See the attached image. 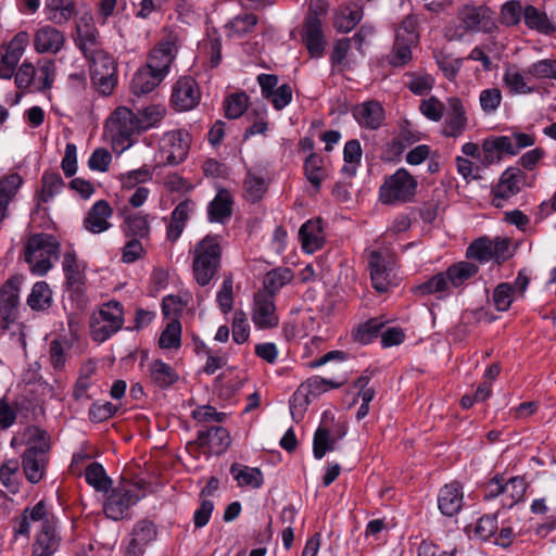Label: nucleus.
<instances>
[{"label": "nucleus", "mask_w": 556, "mask_h": 556, "mask_svg": "<svg viewBox=\"0 0 556 556\" xmlns=\"http://www.w3.org/2000/svg\"><path fill=\"white\" fill-rule=\"evenodd\" d=\"M18 277L9 278L0 289V317L7 326L16 319L20 304Z\"/></svg>", "instance_id": "dca6fc26"}, {"label": "nucleus", "mask_w": 556, "mask_h": 556, "mask_svg": "<svg viewBox=\"0 0 556 556\" xmlns=\"http://www.w3.org/2000/svg\"><path fill=\"white\" fill-rule=\"evenodd\" d=\"M230 473L239 486L261 488L264 482L263 473L258 468H251L241 464H232Z\"/></svg>", "instance_id": "f704fd0d"}, {"label": "nucleus", "mask_w": 556, "mask_h": 556, "mask_svg": "<svg viewBox=\"0 0 556 556\" xmlns=\"http://www.w3.org/2000/svg\"><path fill=\"white\" fill-rule=\"evenodd\" d=\"M86 59L90 65V74L117 73L114 58L104 51V49Z\"/></svg>", "instance_id": "49530a36"}, {"label": "nucleus", "mask_w": 556, "mask_h": 556, "mask_svg": "<svg viewBox=\"0 0 556 556\" xmlns=\"http://www.w3.org/2000/svg\"><path fill=\"white\" fill-rule=\"evenodd\" d=\"M123 223L122 232L127 238L148 239L151 232L150 215L141 212H131L127 207L121 212Z\"/></svg>", "instance_id": "6ab92c4d"}, {"label": "nucleus", "mask_w": 556, "mask_h": 556, "mask_svg": "<svg viewBox=\"0 0 556 556\" xmlns=\"http://www.w3.org/2000/svg\"><path fill=\"white\" fill-rule=\"evenodd\" d=\"M258 18L253 13H243L235 16L228 26L239 36H244L253 31L257 25Z\"/></svg>", "instance_id": "e2e57ef3"}, {"label": "nucleus", "mask_w": 556, "mask_h": 556, "mask_svg": "<svg viewBox=\"0 0 556 556\" xmlns=\"http://www.w3.org/2000/svg\"><path fill=\"white\" fill-rule=\"evenodd\" d=\"M292 271L286 267H279L268 271L264 278V289L258 292H268L275 299L279 290L292 279Z\"/></svg>", "instance_id": "58836bf2"}, {"label": "nucleus", "mask_w": 556, "mask_h": 556, "mask_svg": "<svg viewBox=\"0 0 556 556\" xmlns=\"http://www.w3.org/2000/svg\"><path fill=\"white\" fill-rule=\"evenodd\" d=\"M201 100L198 83L191 76H182L174 84L170 94L172 106L179 112L194 109Z\"/></svg>", "instance_id": "9b49d317"}, {"label": "nucleus", "mask_w": 556, "mask_h": 556, "mask_svg": "<svg viewBox=\"0 0 556 556\" xmlns=\"http://www.w3.org/2000/svg\"><path fill=\"white\" fill-rule=\"evenodd\" d=\"M178 53L177 37L167 34L150 50L146 65L166 77Z\"/></svg>", "instance_id": "0eeeda50"}, {"label": "nucleus", "mask_w": 556, "mask_h": 556, "mask_svg": "<svg viewBox=\"0 0 556 556\" xmlns=\"http://www.w3.org/2000/svg\"><path fill=\"white\" fill-rule=\"evenodd\" d=\"M527 73L535 78L556 79V61L548 59L540 60L531 64Z\"/></svg>", "instance_id": "774afa93"}, {"label": "nucleus", "mask_w": 556, "mask_h": 556, "mask_svg": "<svg viewBox=\"0 0 556 556\" xmlns=\"http://www.w3.org/2000/svg\"><path fill=\"white\" fill-rule=\"evenodd\" d=\"M28 43V34L25 31H20L14 36V38L8 45L5 53L2 55L3 63L17 65L23 53L25 47Z\"/></svg>", "instance_id": "a18cd8bd"}, {"label": "nucleus", "mask_w": 556, "mask_h": 556, "mask_svg": "<svg viewBox=\"0 0 556 556\" xmlns=\"http://www.w3.org/2000/svg\"><path fill=\"white\" fill-rule=\"evenodd\" d=\"M232 340L237 344H242L249 340L250 325L243 311H236L232 318Z\"/></svg>", "instance_id": "13d9d810"}, {"label": "nucleus", "mask_w": 556, "mask_h": 556, "mask_svg": "<svg viewBox=\"0 0 556 556\" xmlns=\"http://www.w3.org/2000/svg\"><path fill=\"white\" fill-rule=\"evenodd\" d=\"M230 441L229 432L219 426L200 430L197 435V443L214 454L224 453L230 445Z\"/></svg>", "instance_id": "5701e85b"}, {"label": "nucleus", "mask_w": 556, "mask_h": 556, "mask_svg": "<svg viewBox=\"0 0 556 556\" xmlns=\"http://www.w3.org/2000/svg\"><path fill=\"white\" fill-rule=\"evenodd\" d=\"M30 439L34 445L24 452L22 465L27 480L30 483H38L43 477L48 462L49 437L45 430L36 428Z\"/></svg>", "instance_id": "7ed1b4c3"}, {"label": "nucleus", "mask_w": 556, "mask_h": 556, "mask_svg": "<svg viewBox=\"0 0 556 556\" xmlns=\"http://www.w3.org/2000/svg\"><path fill=\"white\" fill-rule=\"evenodd\" d=\"M64 186V180L59 173L45 172L41 176V189L37 193V206L39 207L42 202H49Z\"/></svg>", "instance_id": "c9c22d12"}, {"label": "nucleus", "mask_w": 556, "mask_h": 556, "mask_svg": "<svg viewBox=\"0 0 556 556\" xmlns=\"http://www.w3.org/2000/svg\"><path fill=\"white\" fill-rule=\"evenodd\" d=\"M243 186L245 191V198L253 203L261 200L267 190V185L264 178L251 172L248 173Z\"/></svg>", "instance_id": "5fc2aeb1"}, {"label": "nucleus", "mask_w": 556, "mask_h": 556, "mask_svg": "<svg viewBox=\"0 0 556 556\" xmlns=\"http://www.w3.org/2000/svg\"><path fill=\"white\" fill-rule=\"evenodd\" d=\"M105 127L112 140L123 146V149L130 147L132 136L141 132L138 125V115L125 106H118L114 110Z\"/></svg>", "instance_id": "423d86ee"}, {"label": "nucleus", "mask_w": 556, "mask_h": 556, "mask_svg": "<svg viewBox=\"0 0 556 556\" xmlns=\"http://www.w3.org/2000/svg\"><path fill=\"white\" fill-rule=\"evenodd\" d=\"M363 16L364 10L358 3H342L333 12V27L338 33L346 34L355 28Z\"/></svg>", "instance_id": "aec40b11"}, {"label": "nucleus", "mask_w": 556, "mask_h": 556, "mask_svg": "<svg viewBox=\"0 0 556 556\" xmlns=\"http://www.w3.org/2000/svg\"><path fill=\"white\" fill-rule=\"evenodd\" d=\"M526 482L521 477H511L503 483V505L513 507L523 498L526 493Z\"/></svg>", "instance_id": "79ce46f5"}, {"label": "nucleus", "mask_w": 556, "mask_h": 556, "mask_svg": "<svg viewBox=\"0 0 556 556\" xmlns=\"http://www.w3.org/2000/svg\"><path fill=\"white\" fill-rule=\"evenodd\" d=\"M478 270L479 267L476 264H472L470 262H459L457 264L450 266L446 269L445 274L448 283H451L455 288H458L465 281L472 278L478 273Z\"/></svg>", "instance_id": "a19ab883"}, {"label": "nucleus", "mask_w": 556, "mask_h": 556, "mask_svg": "<svg viewBox=\"0 0 556 556\" xmlns=\"http://www.w3.org/2000/svg\"><path fill=\"white\" fill-rule=\"evenodd\" d=\"M525 178L520 168L509 167L500 177L498 184L492 189V204L496 208L504 205V201L514 197L520 191L519 184Z\"/></svg>", "instance_id": "4468645a"}, {"label": "nucleus", "mask_w": 556, "mask_h": 556, "mask_svg": "<svg viewBox=\"0 0 556 556\" xmlns=\"http://www.w3.org/2000/svg\"><path fill=\"white\" fill-rule=\"evenodd\" d=\"M497 530V519L493 515L480 517L473 527V536L486 541L495 534Z\"/></svg>", "instance_id": "680f3d73"}, {"label": "nucleus", "mask_w": 556, "mask_h": 556, "mask_svg": "<svg viewBox=\"0 0 556 556\" xmlns=\"http://www.w3.org/2000/svg\"><path fill=\"white\" fill-rule=\"evenodd\" d=\"M58 546L54 527L50 520H45L33 544L31 556H52Z\"/></svg>", "instance_id": "c85d7f7f"}, {"label": "nucleus", "mask_w": 556, "mask_h": 556, "mask_svg": "<svg viewBox=\"0 0 556 556\" xmlns=\"http://www.w3.org/2000/svg\"><path fill=\"white\" fill-rule=\"evenodd\" d=\"M165 78L144 65L131 79L130 88L134 94L141 96L152 92Z\"/></svg>", "instance_id": "c756f323"}, {"label": "nucleus", "mask_w": 556, "mask_h": 556, "mask_svg": "<svg viewBox=\"0 0 556 556\" xmlns=\"http://www.w3.org/2000/svg\"><path fill=\"white\" fill-rule=\"evenodd\" d=\"M156 527L152 521L147 519L139 520L131 531V536H135L147 546L156 539Z\"/></svg>", "instance_id": "338daca9"}, {"label": "nucleus", "mask_w": 556, "mask_h": 556, "mask_svg": "<svg viewBox=\"0 0 556 556\" xmlns=\"http://www.w3.org/2000/svg\"><path fill=\"white\" fill-rule=\"evenodd\" d=\"M466 254L480 262H488L497 254V245H493L486 238H479L468 247Z\"/></svg>", "instance_id": "c03bdc74"}, {"label": "nucleus", "mask_w": 556, "mask_h": 556, "mask_svg": "<svg viewBox=\"0 0 556 556\" xmlns=\"http://www.w3.org/2000/svg\"><path fill=\"white\" fill-rule=\"evenodd\" d=\"M28 306L36 312L46 311L52 305V291L46 281H37L27 298Z\"/></svg>", "instance_id": "e433bc0d"}, {"label": "nucleus", "mask_w": 556, "mask_h": 556, "mask_svg": "<svg viewBox=\"0 0 556 556\" xmlns=\"http://www.w3.org/2000/svg\"><path fill=\"white\" fill-rule=\"evenodd\" d=\"M18 468L20 464L17 459H9L0 466V481L3 486H5L7 490L12 494H16L20 489V484L16 478Z\"/></svg>", "instance_id": "8fccbe9b"}, {"label": "nucleus", "mask_w": 556, "mask_h": 556, "mask_svg": "<svg viewBox=\"0 0 556 556\" xmlns=\"http://www.w3.org/2000/svg\"><path fill=\"white\" fill-rule=\"evenodd\" d=\"M76 33L75 43L85 58L103 50L99 30L91 17H81L76 25Z\"/></svg>", "instance_id": "f3484780"}, {"label": "nucleus", "mask_w": 556, "mask_h": 556, "mask_svg": "<svg viewBox=\"0 0 556 556\" xmlns=\"http://www.w3.org/2000/svg\"><path fill=\"white\" fill-rule=\"evenodd\" d=\"M112 214L113 210L105 200L97 201L84 219L85 229L94 235L106 231L111 227L109 218Z\"/></svg>", "instance_id": "4be33fe9"}, {"label": "nucleus", "mask_w": 556, "mask_h": 556, "mask_svg": "<svg viewBox=\"0 0 556 556\" xmlns=\"http://www.w3.org/2000/svg\"><path fill=\"white\" fill-rule=\"evenodd\" d=\"M248 96L244 92H236L228 96L225 100V114L228 118L240 117L248 109Z\"/></svg>", "instance_id": "6e6d98bb"}, {"label": "nucleus", "mask_w": 556, "mask_h": 556, "mask_svg": "<svg viewBox=\"0 0 556 556\" xmlns=\"http://www.w3.org/2000/svg\"><path fill=\"white\" fill-rule=\"evenodd\" d=\"M70 344L66 340L53 339L49 344L50 363L54 370L61 371L66 364Z\"/></svg>", "instance_id": "864d4df0"}, {"label": "nucleus", "mask_w": 556, "mask_h": 556, "mask_svg": "<svg viewBox=\"0 0 556 556\" xmlns=\"http://www.w3.org/2000/svg\"><path fill=\"white\" fill-rule=\"evenodd\" d=\"M302 40L305 45L311 58L318 59L325 52V35L323 24L315 11L304 22Z\"/></svg>", "instance_id": "2eb2a0df"}, {"label": "nucleus", "mask_w": 556, "mask_h": 556, "mask_svg": "<svg viewBox=\"0 0 556 556\" xmlns=\"http://www.w3.org/2000/svg\"><path fill=\"white\" fill-rule=\"evenodd\" d=\"M194 206L195 204L191 199H186L173 210L169 224L166 227V239L168 241L176 242L179 239Z\"/></svg>", "instance_id": "b1692460"}, {"label": "nucleus", "mask_w": 556, "mask_h": 556, "mask_svg": "<svg viewBox=\"0 0 556 556\" xmlns=\"http://www.w3.org/2000/svg\"><path fill=\"white\" fill-rule=\"evenodd\" d=\"M362 154L363 150L359 140L351 139L345 143L343 149L344 165L342 167L344 175L348 177H354L356 175Z\"/></svg>", "instance_id": "4c0bfd02"}, {"label": "nucleus", "mask_w": 556, "mask_h": 556, "mask_svg": "<svg viewBox=\"0 0 556 556\" xmlns=\"http://www.w3.org/2000/svg\"><path fill=\"white\" fill-rule=\"evenodd\" d=\"M231 205L230 195L226 191L218 192L207 206L210 220L224 224L231 216Z\"/></svg>", "instance_id": "473e14b6"}, {"label": "nucleus", "mask_w": 556, "mask_h": 556, "mask_svg": "<svg viewBox=\"0 0 556 556\" xmlns=\"http://www.w3.org/2000/svg\"><path fill=\"white\" fill-rule=\"evenodd\" d=\"M523 20L529 28L540 33L548 34L554 29L547 15L530 4L523 9Z\"/></svg>", "instance_id": "37998d69"}, {"label": "nucleus", "mask_w": 556, "mask_h": 556, "mask_svg": "<svg viewBox=\"0 0 556 556\" xmlns=\"http://www.w3.org/2000/svg\"><path fill=\"white\" fill-rule=\"evenodd\" d=\"M513 286L507 282L500 283L493 291V303L500 312L507 311L513 303Z\"/></svg>", "instance_id": "69168bd1"}, {"label": "nucleus", "mask_w": 556, "mask_h": 556, "mask_svg": "<svg viewBox=\"0 0 556 556\" xmlns=\"http://www.w3.org/2000/svg\"><path fill=\"white\" fill-rule=\"evenodd\" d=\"M149 371L151 380L162 389L170 387L179 378L176 370L161 359L153 361L149 366Z\"/></svg>", "instance_id": "72a5a7b5"}, {"label": "nucleus", "mask_w": 556, "mask_h": 556, "mask_svg": "<svg viewBox=\"0 0 556 556\" xmlns=\"http://www.w3.org/2000/svg\"><path fill=\"white\" fill-rule=\"evenodd\" d=\"M85 479L98 492H108L112 485V479L106 475L103 466L97 462L86 467Z\"/></svg>", "instance_id": "ea45409f"}, {"label": "nucleus", "mask_w": 556, "mask_h": 556, "mask_svg": "<svg viewBox=\"0 0 556 556\" xmlns=\"http://www.w3.org/2000/svg\"><path fill=\"white\" fill-rule=\"evenodd\" d=\"M188 132L177 129L168 131L163 137L161 154L166 165H178L185 161L189 151Z\"/></svg>", "instance_id": "ddd939ff"}, {"label": "nucleus", "mask_w": 556, "mask_h": 556, "mask_svg": "<svg viewBox=\"0 0 556 556\" xmlns=\"http://www.w3.org/2000/svg\"><path fill=\"white\" fill-rule=\"evenodd\" d=\"M458 18V29L462 30L459 36L467 31L492 33L496 28L492 11L484 5H465L459 10Z\"/></svg>", "instance_id": "1a4fd4ad"}, {"label": "nucleus", "mask_w": 556, "mask_h": 556, "mask_svg": "<svg viewBox=\"0 0 556 556\" xmlns=\"http://www.w3.org/2000/svg\"><path fill=\"white\" fill-rule=\"evenodd\" d=\"M368 266L372 287L376 291L383 293L393 286L394 261L392 256L380 251H372L369 255Z\"/></svg>", "instance_id": "9d476101"}, {"label": "nucleus", "mask_w": 556, "mask_h": 556, "mask_svg": "<svg viewBox=\"0 0 556 556\" xmlns=\"http://www.w3.org/2000/svg\"><path fill=\"white\" fill-rule=\"evenodd\" d=\"M447 118L443 135L445 137L458 138L467 128L468 119L460 99L452 97L447 99Z\"/></svg>", "instance_id": "412c9836"}, {"label": "nucleus", "mask_w": 556, "mask_h": 556, "mask_svg": "<svg viewBox=\"0 0 556 556\" xmlns=\"http://www.w3.org/2000/svg\"><path fill=\"white\" fill-rule=\"evenodd\" d=\"M141 496L134 489L126 484H119L113 488L108 495L103 511L105 516L115 521L127 517L129 508L140 501Z\"/></svg>", "instance_id": "6e6552de"}, {"label": "nucleus", "mask_w": 556, "mask_h": 556, "mask_svg": "<svg viewBox=\"0 0 556 556\" xmlns=\"http://www.w3.org/2000/svg\"><path fill=\"white\" fill-rule=\"evenodd\" d=\"M23 252L31 274L45 276L59 260L61 244L53 235L39 232L28 237Z\"/></svg>", "instance_id": "f257e3e1"}, {"label": "nucleus", "mask_w": 556, "mask_h": 556, "mask_svg": "<svg viewBox=\"0 0 556 556\" xmlns=\"http://www.w3.org/2000/svg\"><path fill=\"white\" fill-rule=\"evenodd\" d=\"M304 170L307 180L318 191L323 180V157L314 152L309 153L304 162Z\"/></svg>", "instance_id": "09e8293b"}, {"label": "nucleus", "mask_w": 556, "mask_h": 556, "mask_svg": "<svg viewBox=\"0 0 556 556\" xmlns=\"http://www.w3.org/2000/svg\"><path fill=\"white\" fill-rule=\"evenodd\" d=\"M166 110L161 105H151L146 108L140 115H138V125L140 131H146L155 127L165 116Z\"/></svg>", "instance_id": "4d7b16f0"}, {"label": "nucleus", "mask_w": 556, "mask_h": 556, "mask_svg": "<svg viewBox=\"0 0 556 556\" xmlns=\"http://www.w3.org/2000/svg\"><path fill=\"white\" fill-rule=\"evenodd\" d=\"M222 251L220 237L217 235H206L194 244L192 270L200 286H207L218 273Z\"/></svg>", "instance_id": "f03ea898"}, {"label": "nucleus", "mask_w": 556, "mask_h": 556, "mask_svg": "<svg viewBox=\"0 0 556 556\" xmlns=\"http://www.w3.org/2000/svg\"><path fill=\"white\" fill-rule=\"evenodd\" d=\"M463 489L458 482L445 484L438 494V506L440 511L448 517L459 513L463 506Z\"/></svg>", "instance_id": "393cba45"}, {"label": "nucleus", "mask_w": 556, "mask_h": 556, "mask_svg": "<svg viewBox=\"0 0 556 556\" xmlns=\"http://www.w3.org/2000/svg\"><path fill=\"white\" fill-rule=\"evenodd\" d=\"M336 440L331 439L330 431L319 426L314 434L313 453L316 459H321L327 452L334 450Z\"/></svg>", "instance_id": "de8ad7c7"}, {"label": "nucleus", "mask_w": 556, "mask_h": 556, "mask_svg": "<svg viewBox=\"0 0 556 556\" xmlns=\"http://www.w3.org/2000/svg\"><path fill=\"white\" fill-rule=\"evenodd\" d=\"M93 87L102 96H110L117 85V73L90 74Z\"/></svg>", "instance_id": "0e129e2a"}, {"label": "nucleus", "mask_w": 556, "mask_h": 556, "mask_svg": "<svg viewBox=\"0 0 556 556\" xmlns=\"http://www.w3.org/2000/svg\"><path fill=\"white\" fill-rule=\"evenodd\" d=\"M415 42L403 40L402 35L395 36V42L392 52L389 55V63L396 67L407 64L412 60L410 47Z\"/></svg>", "instance_id": "3c124183"}, {"label": "nucleus", "mask_w": 556, "mask_h": 556, "mask_svg": "<svg viewBox=\"0 0 556 556\" xmlns=\"http://www.w3.org/2000/svg\"><path fill=\"white\" fill-rule=\"evenodd\" d=\"M417 180L405 168H399L384 179L379 189V198L384 204L406 203L413 200Z\"/></svg>", "instance_id": "20e7f679"}, {"label": "nucleus", "mask_w": 556, "mask_h": 556, "mask_svg": "<svg viewBox=\"0 0 556 556\" xmlns=\"http://www.w3.org/2000/svg\"><path fill=\"white\" fill-rule=\"evenodd\" d=\"M65 38L64 35L52 26L40 27L34 38V47L39 53H58L63 45Z\"/></svg>", "instance_id": "cd10ccee"}, {"label": "nucleus", "mask_w": 556, "mask_h": 556, "mask_svg": "<svg viewBox=\"0 0 556 556\" xmlns=\"http://www.w3.org/2000/svg\"><path fill=\"white\" fill-rule=\"evenodd\" d=\"M352 113L356 122L368 129H378L384 119V110L377 101L357 104Z\"/></svg>", "instance_id": "bb28decb"}, {"label": "nucleus", "mask_w": 556, "mask_h": 556, "mask_svg": "<svg viewBox=\"0 0 556 556\" xmlns=\"http://www.w3.org/2000/svg\"><path fill=\"white\" fill-rule=\"evenodd\" d=\"M420 113L432 122H440L444 115V104L434 96L420 101Z\"/></svg>", "instance_id": "bf43d9fd"}, {"label": "nucleus", "mask_w": 556, "mask_h": 556, "mask_svg": "<svg viewBox=\"0 0 556 556\" xmlns=\"http://www.w3.org/2000/svg\"><path fill=\"white\" fill-rule=\"evenodd\" d=\"M124 325L123 306L117 301H110L102 305L98 314L90 319L91 337L94 341L104 342Z\"/></svg>", "instance_id": "39448f33"}, {"label": "nucleus", "mask_w": 556, "mask_h": 556, "mask_svg": "<svg viewBox=\"0 0 556 556\" xmlns=\"http://www.w3.org/2000/svg\"><path fill=\"white\" fill-rule=\"evenodd\" d=\"M66 279V286L71 290L79 293L84 286L85 275L79 268L77 255L74 251H66L62 263Z\"/></svg>", "instance_id": "7c9ffc66"}, {"label": "nucleus", "mask_w": 556, "mask_h": 556, "mask_svg": "<svg viewBox=\"0 0 556 556\" xmlns=\"http://www.w3.org/2000/svg\"><path fill=\"white\" fill-rule=\"evenodd\" d=\"M299 236L302 241V248L307 253H314L321 249L325 243L324 222L321 218H313L304 223Z\"/></svg>", "instance_id": "a878e982"}, {"label": "nucleus", "mask_w": 556, "mask_h": 556, "mask_svg": "<svg viewBox=\"0 0 556 556\" xmlns=\"http://www.w3.org/2000/svg\"><path fill=\"white\" fill-rule=\"evenodd\" d=\"M251 319L261 330L278 327L279 316L276 311L275 299L268 292H256L253 300Z\"/></svg>", "instance_id": "f8f14e48"}, {"label": "nucleus", "mask_w": 556, "mask_h": 556, "mask_svg": "<svg viewBox=\"0 0 556 556\" xmlns=\"http://www.w3.org/2000/svg\"><path fill=\"white\" fill-rule=\"evenodd\" d=\"M45 11L55 24L66 23L75 14L74 0H46Z\"/></svg>", "instance_id": "2f4dec72"}, {"label": "nucleus", "mask_w": 556, "mask_h": 556, "mask_svg": "<svg viewBox=\"0 0 556 556\" xmlns=\"http://www.w3.org/2000/svg\"><path fill=\"white\" fill-rule=\"evenodd\" d=\"M181 325L178 320L169 321L162 331L159 345L161 349H178L181 344Z\"/></svg>", "instance_id": "603ef678"}, {"label": "nucleus", "mask_w": 556, "mask_h": 556, "mask_svg": "<svg viewBox=\"0 0 556 556\" xmlns=\"http://www.w3.org/2000/svg\"><path fill=\"white\" fill-rule=\"evenodd\" d=\"M327 379L316 376L307 379L305 383L301 384V387L290 400V413L294 420L298 421L300 418H302L303 413L308 405L307 394H302V392L306 391V393L313 394L315 396L321 392L327 391Z\"/></svg>", "instance_id": "a211bd4d"}, {"label": "nucleus", "mask_w": 556, "mask_h": 556, "mask_svg": "<svg viewBox=\"0 0 556 556\" xmlns=\"http://www.w3.org/2000/svg\"><path fill=\"white\" fill-rule=\"evenodd\" d=\"M448 289V280L445 273H439L419 285L416 290L421 295L443 293Z\"/></svg>", "instance_id": "052dcab7"}]
</instances>
